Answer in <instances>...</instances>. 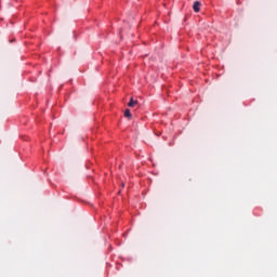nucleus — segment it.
Instances as JSON below:
<instances>
[{
	"label": "nucleus",
	"mask_w": 277,
	"mask_h": 277,
	"mask_svg": "<svg viewBox=\"0 0 277 277\" xmlns=\"http://www.w3.org/2000/svg\"><path fill=\"white\" fill-rule=\"evenodd\" d=\"M200 1H195L194 4H193V10L194 12L198 13L200 12Z\"/></svg>",
	"instance_id": "obj_1"
},
{
	"label": "nucleus",
	"mask_w": 277,
	"mask_h": 277,
	"mask_svg": "<svg viewBox=\"0 0 277 277\" xmlns=\"http://www.w3.org/2000/svg\"><path fill=\"white\" fill-rule=\"evenodd\" d=\"M137 105V101L133 100V97H131L130 102L128 103V106L130 107H135Z\"/></svg>",
	"instance_id": "obj_2"
},
{
	"label": "nucleus",
	"mask_w": 277,
	"mask_h": 277,
	"mask_svg": "<svg viewBox=\"0 0 277 277\" xmlns=\"http://www.w3.org/2000/svg\"><path fill=\"white\" fill-rule=\"evenodd\" d=\"M124 116H126V118H131V110L130 109H126Z\"/></svg>",
	"instance_id": "obj_3"
}]
</instances>
